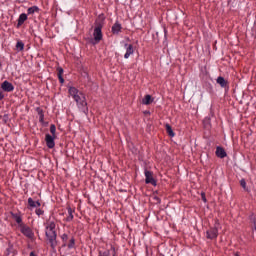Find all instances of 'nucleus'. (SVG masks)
<instances>
[{
    "label": "nucleus",
    "mask_w": 256,
    "mask_h": 256,
    "mask_svg": "<svg viewBox=\"0 0 256 256\" xmlns=\"http://www.w3.org/2000/svg\"><path fill=\"white\" fill-rule=\"evenodd\" d=\"M62 239H63V241H67V239H68L67 234H63V235H62Z\"/></svg>",
    "instance_id": "obj_28"
},
{
    "label": "nucleus",
    "mask_w": 256,
    "mask_h": 256,
    "mask_svg": "<svg viewBox=\"0 0 256 256\" xmlns=\"http://www.w3.org/2000/svg\"><path fill=\"white\" fill-rule=\"evenodd\" d=\"M5 96L3 95V92L0 91V101L3 99Z\"/></svg>",
    "instance_id": "obj_31"
},
{
    "label": "nucleus",
    "mask_w": 256,
    "mask_h": 256,
    "mask_svg": "<svg viewBox=\"0 0 256 256\" xmlns=\"http://www.w3.org/2000/svg\"><path fill=\"white\" fill-rule=\"evenodd\" d=\"M235 256H239V254H235Z\"/></svg>",
    "instance_id": "obj_34"
},
{
    "label": "nucleus",
    "mask_w": 256,
    "mask_h": 256,
    "mask_svg": "<svg viewBox=\"0 0 256 256\" xmlns=\"http://www.w3.org/2000/svg\"><path fill=\"white\" fill-rule=\"evenodd\" d=\"M69 95L73 97L74 101H76L77 105L80 107H87V101L85 100V94L79 92L77 88L70 87L69 88Z\"/></svg>",
    "instance_id": "obj_2"
},
{
    "label": "nucleus",
    "mask_w": 256,
    "mask_h": 256,
    "mask_svg": "<svg viewBox=\"0 0 256 256\" xmlns=\"http://www.w3.org/2000/svg\"><path fill=\"white\" fill-rule=\"evenodd\" d=\"M219 224H216L214 228H211L210 230L207 231V238L208 239H216L219 231Z\"/></svg>",
    "instance_id": "obj_5"
},
{
    "label": "nucleus",
    "mask_w": 256,
    "mask_h": 256,
    "mask_svg": "<svg viewBox=\"0 0 256 256\" xmlns=\"http://www.w3.org/2000/svg\"><path fill=\"white\" fill-rule=\"evenodd\" d=\"M202 199H203L204 203H207V198H205V194L204 193H202Z\"/></svg>",
    "instance_id": "obj_29"
},
{
    "label": "nucleus",
    "mask_w": 256,
    "mask_h": 256,
    "mask_svg": "<svg viewBox=\"0 0 256 256\" xmlns=\"http://www.w3.org/2000/svg\"><path fill=\"white\" fill-rule=\"evenodd\" d=\"M68 214L69 216L66 218V221H73V209L71 207H68Z\"/></svg>",
    "instance_id": "obj_19"
},
{
    "label": "nucleus",
    "mask_w": 256,
    "mask_h": 256,
    "mask_svg": "<svg viewBox=\"0 0 256 256\" xmlns=\"http://www.w3.org/2000/svg\"><path fill=\"white\" fill-rule=\"evenodd\" d=\"M25 21H27V14L22 13V14L19 16L18 25H23V23H25Z\"/></svg>",
    "instance_id": "obj_15"
},
{
    "label": "nucleus",
    "mask_w": 256,
    "mask_h": 256,
    "mask_svg": "<svg viewBox=\"0 0 256 256\" xmlns=\"http://www.w3.org/2000/svg\"><path fill=\"white\" fill-rule=\"evenodd\" d=\"M46 237L51 244L52 249L57 247V232H55V222L49 221L46 223Z\"/></svg>",
    "instance_id": "obj_1"
},
{
    "label": "nucleus",
    "mask_w": 256,
    "mask_h": 256,
    "mask_svg": "<svg viewBox=\"0 0 256 256\" xmlns=\"http://www.w3.org/2000/svg\"><path fill=\"white\" fill-rule=\"evenodd\" d=\"M28 204L30 205V207H41V203L35 202L33 198L28 199Z\"/></svg>",
    "instance_id": "obj_18"
},
{
    "label": "nucleus",
    "mask_w": 256,
    "mask_h": 256,
    "mask_svg": "<svg viewBox=\"0 0 256 256\" xmlns=\"http://www.w3.org/2000/svg\"><path fill=\"white\" fill-rule=\"evenodd\" d=\"M36 214H37L38 216L43 215V210L37 209V210H36Z\"/></svg>",
    "instance_id": "obj_25"
},
{
    "label": "nucleus",
    "mask_w": 256,
    "mask_h": 256,
    "mask_svg": "<svg viewBox=\"0 0 256 256\" xmlns=\"http://www.w3.org/2000/svg\"><path fill=\"white\" fill-rule=\"evenodd\" d=\"M40 121H43V114H40Z\"/></svg>",
    "instance_id": "obj_32"
},
{
    "label": "nucleus",
    "mask_w": 256,
    "mask_h": 256,
    "mask_svg": "<svg viewBox=\"0 0 256 256\" xmlns=\"http://www.w3.org/2000/svg\"><path fill=\"white\" fill-rule=\"evenodd\" d=\"M146 183L151 185H157L155 178H153V172L146 170L145 171Z\"/></svg>",
    "instance_id": "obj_7"
},
{
    "label": "nucleus",
    "mask_w": 256,
    "mask_h": 256,
    "mask_svg": "<svg viewBox=\"0 0 256 256\" xmlns=\"http://www.w3.org/2000/svg\"><path fill=\"white\" fill-rule=\"evenodd\" d=\"M95 43H99L103 39V33L101 32V26H97L93 33Z\"/></svg>",
    "instance_id": "obj_4"
},
{
    "label": "nucleus",
    "mask_w": 256,
    "mask_h": 256,
    "mask_svg": "<svg viewBox=\"0 0 256 256\" xmlns=\"http://www.w3.org/2000/svg\"><path fill=\"white\" fill-rule=\"evenodd\" d=\"M55 131H57V128L55 127L54 124H52L50 126V133H52V136H54V137H55Z\"/></svg>",
    "instance_id": "obj_21"
},
{
    "label": "nucleus",
    "mask_w": 256,
    "mask_h": 256,
    "mask_svg": "<svg viewBox=\"0 0 256 256\" xmlns=\"http://www.w3.org/2000/svg\"><path fill=\"white\" fill-rule=\"evenodd\" d=\"M217 83L218 85H220V87H227V82L225 81V78L221 76L217 78Z\"/></svg>",
    "instance_id": "obj_16"
},
{
    "label": "nucleus",
    "mask_w": 256,
    "mask_h": 256,
    "mask_svg": "<svg viewBox=\"0 0 256 256\" xmlns=\"http://www.w3.org/2000/svg\"><path fill=\"white\" fill-rule=\"evenodd\" d=\"M124 47L126 49V53L124 55V58L129 59V57H131V55H133V53H135V50L133 49V45L125 44Z\"/></svg>",
    "instance_id": "obj_9"
},
{
    "label": "nucleus",
    "mask_w": 256,
    "mask_h": 256,
    "mask_svg": "<svg viewBox=\"0 0 256 256\" xmlns=\"http://www.w3.org/2000/svg\"><path fill=\"white\" fill-rule=\"evenodd\" d=\"M143 105H151L153 103V98L151 95H146L144 99L142 100Z\"/></svg>",
    "instance_id": "obj_13"
},
{
    "label": "nucleus",
    "mask_w": 256,
    "mask_h": 256,
    "mask_svg": "<svg viewBox=\"0 0 256 256\" xmlns=\"http://www.w3.org/2000/svg\"><path fill=\"white\" fill-rule=\"evenodd\" d=\"M30 256H36L34 252H31L30 253Z\"/></svg>",
    "instance_id": "obj_33"
},
{
    "label": "nucleus",
    "mask_w": 256,
    "mask_h": 256,
    "mask_svg": "<svg viewBox=\"0 0 256 256\" xmlns=\"http://www.w3.org/2000/svg\"><path fill=\"white\" fill-rule=\"evenodd\" d=\"M58 79H59L60 83H65V80L63 79L62 75H58Z\"/></svg>",
    "instance_id": "obj_26"
},
{
    "label": "nucleus",
    "mask_w": 256,
    "mask_h": 256,
    "mask_svg": "<svg viewBox=\"0 0 256 256\" xmlns=\"http://www.w3.org/2000/svg\"><path fill=\"white\" fill-rule=\"evenodd\" d=\"M24 47H25V44H23V42H21V41L17 42L16 49L18 51H23Z\"/></svg>",
    "instance_id": "obj_20"
},
{
    "label": "nucleus",
    "mask_w": 256,
    "mask_h": 256,
    "mask_svg": "<svg viewBox=\"0 0 256 256\" xmlns=\"http://www.w3.org/2000/svg\"><path fill=\"white\" fill-rule=\"evenodd\" d=\"M99 256H109V251L100 252Z\"/></svg>",
    "instance_id": "obj_24"
},
{
    "label": "nucleus",
    "mask_w": 256,
    "mask_h": 256,
    "mask_svg": "<svg viewBox=\"0 0 256 256\" xmlns=\"http://www.w3.org/2000/svg\"><path fill=\"white\" fill-rule=\"evenodd\" d=\"M216 155L217 157H219L220 159H223L225 157H227V152H225V149L221 148V147H217L216 149Z\"/></svg>",
    "instance_id": "obj_11"
},
{
    "label": "nucleus",
    "mask_w": 256,
    "mask_h": 256,
    "mask_svg": "<svg viewBox=\"0 0 256 256\" xmlns=\"http://www.w3.org/2000/svg\"><path fill=\"white\" fill-rule=\"evenodd\" d=\"M58 75H63V69L62 68L59 69Z\"/></svg>",
    "instance_id": "obj_30"
},
{
    "label": "nucleus",
    "mask_w": 256,
    "mask_h": 256,
    "mask_svg": "<svg viewBox=\"0 0 256 256\" xmlns=\"http://www.w3.org/2000/svg\"><path fill=\"white\" fill-rule=\"evenodd\" d=\"M166 131L170 137H175V132H173V128H171V125L166 124Z\"/></svg>",
    "instance_id": "obj_17"
},
{
    "label": "nucleus",
    "mask_w": 256,
    "mask_h": 256,
    "mask_svg": "<svg viewBox=\"0 0 256 256\" xmlns=\"http://www.w3.org/2000/svg\"><path fill=\"white\" fill-rule=\"evenodd\" d=\"M20 231L22 234L25 235V237H28V239H33V237L35 236V234L33 233V230H31L29 226L25 224L20 225Z\"/></svg>",
    "instance_id": "obj_3"
},
{
    "label": "nucleus",
    "mask_w": 256,
    "mask_h": 256,
    "mask_svg": "<svg viewBox=\"0 0 256 256\" xmlns=\"http://www.w3.org/2000/svg\"><path fill=\"white\" fill-rule=\"evenodd\" d=\"M28 15H39V7L32 6L27 10Z\"/></svg>",
    "instance_id": "obj_12"
},
{
    "label": "nucleus",
    "mask_w": 256,
    "mask_h": 256,
    "mask_svg": "<svg viewBox=\"0 0 256 256\" xmlns=\"http://www.w3.org/2000/svg\"><path fill=\"white\" fill-rule=\"evenodd\" d=\"M240 185L243 187V189L247 190V182H245V179L240 180Z\"/></svg>",
    "instance_id": "obj_22"
},
{
    "label": "nucleus",
    "mask_w": 256,
    "mask_h": 256,
    "mask_svg": "<svg viewBox=\"0 0 256 256\" xmlns=\"http://www.w3.org/2000/svg\"><path fill=\"white\" fill-rule=\"evenodd\" d=\"M153 199L156 201V203H161V200L159 199V197L154 196Z\"/></svg>",
    "instance_id": "obj_27"
},
{
    "label": "nucleus",
    "mask_w": 256,
    "mask_h": 256,
    "mask_svg": "<svg viewBox=\"0 0 256 256\" xmlns=\"http://www.w3.org/2000/svg\"><path fill=\"white\" fill-rule=\"evenodd\" d=\"M1 88L3 89V91H6V93H11V91L15 89L13 84H11L9 81H4L1 84Z\"/></svg>",
    "instance_id": "obj_8"
},
{
    "label": "nucleus",
    "mask_w": 256,
    "mask_h": 256,
    "mask_svg": "<svg viewBox=\"0 0 256 256\" xmlns=\"http://www.w3.org/2000/svg\"><path fill=\"white\" fill-rule=\"evenodd\" d=\"M73 247H75V240L72 238V239L70 240V243L68 244V248H69V249H73Z\"/></svg>",
    "instance_id": "obj_23"
},
{
    "label": "nucleus",
    "mask_w": 256,
    "mask_h": 256,
    "mask_svg": "<svg viewBox=\"0 0 256 256\" xmlns=\"http://www.w3.org/2000/svg\"><path fill=\"white\" fill-rule=\"evenodd\" d=\"M13 219L16 221V223H18L19 229H20L21 225H24L23 219H21V216H19L17 214H13Z\"/></svg>",
    "instance_id": "obj_14"
},
{
    "label": "nucleus",
    "mask_w": 256,
    "mask_h": 256,
    "mask_svg": "<svg viewBox=\"0 0 256 256\" xmlns=\"http://www.w3.org/2000/svg\"><path fill=\"white\" fill-rule=\"evenodd\" d=\"M121 24L119 22H116L113 26H112V33L114 35H119V33H121Z\"/></svg>",
    "instance_id": "obj_10"
},
{
    "label": "nucleus",
    "mask_w": 256,
    "mask_h": 256,
    "mask_svg": "<svg viewBox=\"0 0 256 256\" xmlns=\"http://www.w3.org/2000/svg\"><path fill=\"white\" fill-rule=\"evenodd\" d=\"M45 141L49 149H53V147H55V136L46 134Z\"/></svg>",
    "instance_id": "obj_6"
}]
</instances>
